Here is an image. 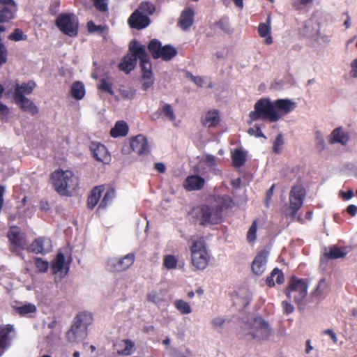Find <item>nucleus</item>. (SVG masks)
I'll use <instances>...</instances> for the list:
<instances>
[{"instance_id": "obj_1", "label": "nucleus", "mask_w": 357, "mask_h": 357, "mask_svg": "<svg viewBox=\"0 0 357 357\" xmlns=\"http://www.w3.org/2000/svg\"><path fill=\"white\" fill-rule=\"evenodd\" d=\"M222 208L218 204H203L194 208L190 215L202 226L218 225L222 221Z\"/></svg>"}, {"instance_id": "obj_2", "label": "nucleus", "mask_w": 357, "mask_h": 357, "mask_svg": "<svg viewBox=\"0 0 357 357\" xmlns=\"http://www.w3.org/2000/svg\"><path fill=\"white\" fill-rule=\"evenodd\" d=\"M52 184L61 195H68L78 185V178L71 171L56 170L52 174Z\"/></svg>"}, {"instance_id": "obj_3", "label": "nucleus", "mask_w": 357, "mask_h": 357, "mask_svg": "<svg viewBox=\"0 0 357 357\" xmlns=\"http://www.w3.org/2000/svg\"><path fill=\"white\" fill-rule=\"evenodd\" d=\"M250 117L252 121L264 119L276 122L280 119V115L275 111L274 101L271 102L268 98H261L255 104L254 110L250 112Z\"/></svg>"}, {"instance_id": "obj_4", "label": "nucleus", "mask_w": 357, "mask_h": 357, "mask_svg": "<svg viewBox=\"0 0 357 357\" xmlns=\"http://www.w3.org/2000/svg\"><path fill=\"white\" fill-rule=\"evenodd\" d=\"M272 333L269 324L261 317H255L248 326L244 335L248 340H255L258 342L267 340Z\"/></svg>"}, {"instance_id": "obj_5", "label": "nucleus", "mask_w": 357, "mask_h": 357, "mask_svg": "<svg viewBox=\"0 0 357 357\" xmlns=\"http://www.w3.org/2000/svg\"><path fill=\"white\" fill-rule=\"evenodd\" d=\"M306 195L305 188L301 185L294 186L289 192V206L285 212V216L289 217L292 220L297 219L301 222V217L297 216L298 211L302 207L303 201Z\"/></svg>"}, {"instance_id": "obj_6", "label": "nucleus", "mask_w": 357, "mask_h": 357, "mask_svg": "<svg viewBox=\"0 0 357 357\" xmlns=\"http://www.w3.org/2000/svg\"><path fill=\"white\" fill-rule=\"evenodd\" d=\"M191 261L192 265L199 270L206 268L210 259V255L206 248L202 238L192 240L190 247Z\"/></svg>"}, {"instance_id": "obj_7", "label": "nucleus", "mask_w": 357, "mask_h": 357, "mask_svg": "<svg viewBox=\"0 0 357 357\" xmlns=\"http://www.w3.org/2000/svg\"><path fill=\"white\" fill-rule=\"evenodd\" d=\"M308 284L303 279L291 277L286 295L289 299H293L298 305L301 304L307 294Z\"/></svg>"}, {"instance_id": "obj_8", "label": "nucleus", "mask_w": 357, "mask_h": 357, "mask_svg": "<svg viewBox=\"0 0 357 357\" xmlns=\"http://www.w3.org/2000/svg\"><path fill=\"white\" fill-rule=\"evenodd\" d=\"M55 23L63 33L70 37L76 36L78 33V20L73 13H61Z\"/></svg>"}, {"instance_id": "obj_9", "label": "nucleus", "mask_w": 357, "mask_h": 357, "mask_svg": "<svg viewBox=\"0 0 357 357\" xmlns=\"http://www.w3.org/2000/svg\"><path fill=\"white\" fill-rule=\"evenodd\" d=\"M135 256L129 253L121 258H110L107 260L106 268L111 272H121L128 269L135 262Z\"/></svg>"}, {"instance_id": "obj_10", "label": "nucleus", "mask_w": 357, "mask_h": 357, "mask_svg": "<svg viewBox=\"0 0 357 357\" xmlns=\"http://www.w3.org/2000/svg\"><path fill=\"white\" fill-rule=\"evenodd\" d=\"M129 50L131 52L137 54V59L140 60L143 75L146 74L148 72L153 73L149 56L144 47L141 45L137 40H132L129 45Z\"/></svg>"}, {"instance_id": "obj_11", "label": "nucleus", "mask_w": 357, "mask_h": 357, "mask_svg": "<svg viewBox=\"0 0 357 357\" xmlns=\"http://www.w3.org/2000/svg\"><path fill=\"white\" fill-rule=\"evenodd\" d=\"M16 337V331L13 325L6 324L0 326V349L3 352L10 345Z\"/></svg>"}, {"instance_id": "obj_12", "label": "nucleus", "mask_w": 357, "mask_h": 357, "mask_svg": "<svg viewBox=\"0 0 357 357\" xmlns=\"http://www.w3.org/2000/svg\"><path fill=\"white\" fill-rule=\"evenodd\" d=\"M303 34L307 37L314 38L315 40L324 44H328L331 42V36L326 34H321L319 29L314 27V22L312 20H308L305 22Z\"/></svg>"}, {"instance_id": "obj_13", "label": "nucleus", "mask_w": 357, "mask_h": 357, "mask_svg": "<svg viewBox=\"0 0 357 357\" xmlns=\"http://www.w3.org/2000/svg\"><path fill=\"white\" fill-rule=\"evenodd\" d=\"M268 252L266 250L259 252L252 263V271L257 275H261L266 271Z\"/></svg>"}, {"instance_id": "obj_14", "label": "nucleus", "mask_w": 357, "mask_h": 357, "mask_svg": "<svg viewBox=\"0 0 357 357\" xmlns=\"http://www.w3.org/2000/svg\"><path fill=\"white\" fill-rule=\"evenodd\" d=\"M132 149L139 155H147L150 152V146L147 139L143 135H138L130 142Z\"/></svg>"}, {"instance_id": "obj_15", "label": "nucleus", "mask_w": 357, "mask_h": 357, "mask_svg": "<svg viewBox=\"0 0 357 357\" xmlns=\"http://www.w3.org/2000/svg\"><path fill=\"white\" fill-rule=\"evenodd\" d=\"M149 17L139 13V10H135L128 19V23L132 28L140 30L146 28L150 24Z\"/></svg>"}, {"instance_id": "obj_16", "label": "nucleus", "mask_w": 357, "mask_h": 357, "mask_svg": "<svg viewBox=\"0 0 357 357\" xmlns=\"http://www.w3.org/2000/svg\"><path fill=\"white\" fill-rule=\"evenodd\" d=\"M350 139L349 134L342 127L335 128L328 137V142L331 144H340L345 146Z\"/></svg>"}, {"instance_id": "obj_17", "label": "nucleus", "mask_w": 357, "mask_h": 357, "mask_svg": "<svg viewBox=\"0 0 357 357\" xmlns=\"http://www.w3.org/2000/svg\"><path fill=\"white\" fill-rule=\"evenodd\" d=\"M30 248L34 253L45 255L52 250V246L50 238L40 237L32 242Z\"/></svg>"}, {"instance_id": "obj_18", "label": "nucleus", "mask_w": 357, "mask_h": 357, "mask_svg": "<svg viewBox=\"0 0 357 357\" xmlns=\"http://www.w3.org/2000/svg\"><path fill=\"white\" fill-rule=\"evenodd\" d=\"M205 179L197 175H190L183 181V188L187 191L199 190L205 185Z\"/></svg>"}, {"instance_id": "obj_19", "label": "nucleus", "mask_w": 357, "mask_h": 357, "mask_svg": "<svg viewBox=\"0 0 357 357\" xmlns=\"http://www.w3.org/2000/svg\"><path fill=\"white\" fill-rule=\"evenodd\" d=\"M275 111L280 115V119L294 111L296 107V103L290 99H278L274 101Z\"/></svg>"}, {"instance_id": "obj_20", "label": "nucleus", "mask_w": 357, "mask_h": 357, "mask_svg": "<svg viewBox=\"0 0 357 357\" xmlns=\"http://www.w3.org/2000/svg\"><path fill=\"white\" fill-rule=\"evenodd\" d=\"M91 150L97 160L103 163H108L110 161V155L105 145L100 143H92Z\"/></svg>"}, {"instance_id": "obj_21", "label": "nucleus", "mask_w": 357, "mask_h": 357, "mask_svg": "<svg viewBox=\"0 0 357 357\" xmlns=\"http://www.w3.org/2000/svg\"><path fill=\"white\" fill-rule=\"evenodd\" d=\"M69 264L66 263L65 256L63 253L59 252L52 262V271L54 274L62 273L64 270V275L69 271Z\"/></svg>"}, {"instance_id": "obj_22", "label": "nucleus", "mask_w": 357, "mask_h": 357, "mask_svg": "<svg viewBox=\"0 0 357 357\" xmlns=\"http://www.w3.org/2000/svg\"><path fill=\"white\" fill-rule=\"evenodd\" d=\"M159 116H163L170 121H174L176 119V114L172 105L164 102H160L156 114H153L152 118L155 119Z\"/></svg>"}, {"instance_id": "obj_23", "label": "nucleus", "mask_w": 357, "mask_h": 357, "mask_svg": "<svg viewBox=\"0 0 357 357\" xmlns=\"http://www.w3.org/2000/svg\"><path fill=\"white\" fill-rule=\"evenodd\" d=\"M8 237L10 243V250L13 252L18 254L23 246L18 229L15 227L11 228L8 233Z\"/></svg>"}, {"instance_id": "obj_24", "label": "nucleus", "mask_w": 357, "mask_h": 357, "mask_svg": "<svg viewBox=\"0 0 357 357\" xmlns=\"http://www.w3.org/2000/svg\"><path fill=\"white\" fill-rule=\"evenodd\" d=\"M194 10L190 8H185L182 11L179 17L178 24L183 30H188L192 25L194 22Z\"/></svg>"}, {"instance_id": "obj_25", "label": "nucleus", "mask_w": 357, "mask_h": 357, "mask_svg": "<svg viewBox=\"0 0 357 357\" xmlns=\"http://www.w3.org/2000/svg\"><path fill=\"white\" fill-rule=\"evenodd\" d=\"M36 86V84L33 81H29L22 84H16L13 92V98L25 97V94H31Z\"/></svg>"}, {"instance_id": "obj_26", "label": "nucleus", "mask_w": 357, "mask_h": 357, "mask_svg": "<svg viewBox=\"0 0 357 357\" xmlns=\"http://www.w3.org/2000/svg\"><path fill=\"white\" fill-rule=\"evenodd\" d=\"M15 102L25 112L35 115L38 112L37 106L26 97L15 98Z\"/></svg>"}, {"instance_id": "obj_27", "label": "nucleus", "mask_w": 357, "mask_h": 357, "mask_svg": "<svg viewBox=\"0 0 357 357\" xmlns=\"http://www.w3.org/2000/svg\"><path fill=\"white\" fill-rule=\"evenodd\" d=\"M17 12V5L0 6V23L9 22L15 19Z\"/></svg>"}, {"instance_id": "obj_28", "label": "nucleus", "mask_w": 357, "mask_h": 357, "mask_svg": "<svg viewBox=\"0 0 357 357\" xmlns=\"http://www.w3.org/2000/svg\"><path fill=\"white\" fill-rule=\"evenodd\" d=\"M137 61V54L132 52V54L126 55L121 62L119 64L121 70L129 73L136 66Z\"/></svg>"}, {"instance_id": "obj_29", "label": "nucleus", "mask_w": 357, "mask_h": 357, "mask_svg": "<svg viewBox=\"0 0 357 357\" xmlns=\"http://www.w3.org/2000/svg\"><path fill=\"white\" fill-rule=\"evenodd\" d=\"M329 292V284L326 278H321L317 284L314 290L312 292L314 297L319 299H324Z\"/></svg>"}, {"instance_id": "obj_30", "label": "nucleus", "mask_w": 357, "mask_h": 357, "mask_svg": "<svg viewBox=\"0 0 357 357\" xmlns=\"http://www.w3.org/2000/svg\"><path fill=\"white\" fill-rule=\"evenodd\" d=\"M91 315L86 312L79 313L74 319L73 326L83 331L87 330V327L90 324Z\"/></svg>"}, {"instance_id": "obj_31", "label": "nucleus", "mask_w": 357, "mask_h": 357, "mask_svg": "<svg viewBox=\"0 0 357 357\" xmlns=\"http://www.w3.org/2000/svg\"><path fill=\"white\" fill-rule=\"evenodd\" d=\"M86 335V331L71 326L70 329L66 333V337L70 342H79L83 340Z\"/></svg>"}, {"instance_id": "obj_32", "label": "nucleus", "mask_w": 357, "mask_h": 357, "mask_svg": "<svg viewBox=\"0 0 357 357\" xmlns=\"http://www.w3.org/2000/svg\"><path fill=\"white\" fill-rule=\"evenodd\" d=\"M128 126L123 121H119L114 127L111 129L110 135L113 137H124L128 134Z\"/></svg>"}, {"instance_id": "obj_33", "label": "nucleus", "mask_w": 357, "mask_h": 357, "mask_svg": "<svg viewBox=\"0 0 357 357\" xmlns=\"http://www.w3.org/2000/svg\"><path fill=\"white\" fill-rule=\"evenodd\" d=\"M102 186H96L91 192L87 200L88 207L93 209L98 204L103 191Z\"/></svg>"}, {"instance_id": "obj_34", "label": "nucleus", "mask_w": 357, "mask_h": 357, "mask_svg": "<svg viewBox=\"0 0 357 357\" xmlns=\"http://www.w3.org/2000/svg\"><path fill=\"white\" fill-rule=\"evenodd\" d=\"M220 119L219 112L217 110L208 111L204 119V125L206 127H215L220 123Z\"/></svg>"}, {"instance_id": "obj_35", "label": "nucleus", "mask_w": 357, "mask_h": 357, "mask_svg": "<svg viewBox=\"0 0 357 357\" xmlns=\"http://www.w3.org/2000/svg\"><path fill=\"white\" fill-rule=\"evenodd\" d=\"M275 277V281L278 284H280L283 283V282L284 280L283 273L279 268H275L271 273V275L266 278V284L268 287H271L275 285V282H274Z\"/></svg>"}, {"instance_id": "obj_36", "label": "nucleus", "mask_w": 357, "mask_h": 357, "mask_svg": "<svg viewBox=\"0 0 357 357\" xmlns=\"http://www.w3.org/2000/svg\"><path fill=\"white\" fill-rule=\"evenodd\" d=\"M70 93L77 100L82 99L85 95V89L83 83L81 82H74L71 86Z\"/></svg>"}, {"instance_id": "obj_37", "label": "nucleus", "mask_w": 357, "mask_h": 357, "mask_svg": "<svg viewBox=\"0 0 357 357\" xmlns=\"http://www.w3.org/2000/svg\"><path fill=\"white\" fill-rule=\"evenodd\" d=\"M176 54L177 51L174 47L169 45H167L161 47L158 59L161 58L164 61H169L175 56Z\"/></svg>"}, {"instance_id": "obj_38", "label": "nucleus", "mask_w": 357, "mask_h": 357, "mask_svg": "<svg viewBox=\"0 0 357 357\" xmlns=\"http://www.w3.org/2000/svg\"><path fill=\"white\" fill-rule=\"evenodd\" d=\"M98 89L100 91L107 92V93L113 96L114 94V91L113 89V82L110 77H103L101 78L98 84Z\"/></svg>"}, {"instance_id": "obj_39", "label": "nucleus", "mask_w": 357, "mask_h": 357, "mask_svg": "<svg viewBox=\"0 0 357 357\" xmlns=\"http://www.w3.org/2000/svg\"><path fill=\"white\" fill-rule=\"evenodd\" d=\"M258 32L261 37L266 38L265 42L269 45L273 43V38L271 36V26L269 24L261 23L258 27Z\"/></svg>"}, {"instance_id": "obj_40", "label": "nucleus", "mask_w": 357, "mask_h": 357, "mask_svg": "<svg viewBox=\"0 0 357 357\" xmlns=\"http://www.w3.org/2000/svg\"><path fill=\"white\" fill-rule=\"evenodd\" d=\"M246 160V154L244 151L236 149L232 154V162L234 167L243 166Z\"/></svg>"}, {"instance_id": "obj_41", "label": "nucleus", "mask_w": 357, "mask_h": 357, "mask_svg": "<svg viewBox=\"0 0 357 357\" xmlns=\"http://www.w3.org/2000/svg\"><path fill=\"white\" fill-rule=\"evenodd\" d=\"M118 347H121L117 349L119 354L128 356L132 354L134 343L130 340H124L119 344Z\"/></svg>"}, {"instance_id": "obj_42", "label": "nucleus", "mask_w": 357, "mask_h": 357, "mask_svg": "<svg viewBox=\"0 0 357 357\" xmlns=\"http://www.w3.org/2000/svg\"><path fill=\"white\" fill-rule=\"evenodd\" d=\"M175 308L183 314H188L192 312V308L186 301L178 299L174 302Z\"/></svg>"}, {"instance_id": "obj_43", "label": "nucleus", "mask_w": 357, "mask_h": 357, "mask_svg": "<svg viewBox=\"0 0 357 357\" xmlns=\"http://www.w3.org/2000/svg\"><path fill=\"white\" fill-rule=\"evenodd\" d=\"M347 254V251H346L345 248H340L336 246H333L330 248L328 252L327 253V256L329 259H339L343 258Z\"/></svg>"}, {"instance_id": "obj_44", "label": "nucleus", "mask_w": 357, "mask_h": 357, "mask_svg": "<svg viewBox=\"0 0 357 357\" xmlns=\"http://www.w3.org/2000/svg\"><path fill=\"white\" fill-rule=\"evenodd\" d=\"M178 261V258L176 256L167 255L164 257L163 265L168 270L175 269L177 266Z\"/></svg>"}, {"instance_id": "obj_45", "label": "nucleus", "mask_w": 357, "mask_h": 357, "mask_svg": "<svg viewBox=\"0 0 357 357\" xmlns=\"http://www.w3.org/2000/svg\"><path fill=\"white\" fill-rule=\"evenodd\" d=\"M115 197V190L114 188H109L107 190L105 194L104 195V197L98 206L99 208H105L107 204L111 203L112 200Z\"/></svg>"}, {"instance_id": "obj_46", "label": "nucleus", "mask_w": 357, "mask_h": 357, "mask_svg": "<svg viewBox=\"0 0 357 357\" xmlns=\"http://www.w3.org/2000/svg\"><path fill=\"white\" fill-rule=\"evenodd\" d=\"M149 50L154 59H158L160 50L162 47L161 43L156 39H153L149 44Z\"/></svg>"}, {"instance_id": "obj_47", "label": "nucleus", "mask_w": 357, "mask_h": 357, "mask_svg": "<svg viewBox=\"0 0 357 357\" xmlns=\"http://www.w3.org/2000/svg\"><path fill=\"white\" fill-rule=\"evenodd\" d=\"M136 10H139V13L147 15L153 14L155 10V8L153 3L144 1L140 3L139 8Z\"/></svg>"}, {"instance_id": "obj_48", "label": "nucleus", "mask_w": 357, "mask_h": 357, "mask_svg": "<svg viewBox=\"0 0 357 357\" xmlns=\"http://www.w3.org/2000/svg\"><path fill=\"white\" fill-rule=\"evenodd\" d=\"M16 312L21 316H25L36 311V307L33 304L28 303L16 307Z\"/></svg>"}, {"instance_id": "obj_49", "label": "nucleus", "mask_w": 357, "mask_h": 357, "mask_svg": "<svg viewBox=\"0 0 357 357\" xmlns=\"http://www.w3.org/2000/svg\"><path fill=\"white\" fill-rule=\"evenodd\" d=\"M315 135V147L319 151H322L326 148V142L324 139V134L320 131L317 130L314 133Z\"/></svg>"}, {"instance_id": "obj_50", "label": "nucleus", "mask_w": 357, "mask_h": 357, "mask_svg": "<svg viewBox=\"0 0 357 357\" xmlns=\"http://www.w3.org/2000/svg\"><path fill=\"white\" fill-rule=\"evenodd\" d=\"M147 300L157 305H160L164 301V296L155 291H152L147 294Z\"/></svg>"}, {"instance_id": "obj_51", "label": "nucleus", "mask_w": 357, "mask_h": 357, "mask_svg": "<svg viewBox=\"0 0 357 357\" xmlns=\"http://www.w3.org/2000/svg\"><path fill=\"white\" fill-rule=\"evenodd\" d=\"M154 83V78L153 73H146L142 75V89L147 91Z\"/></svg>"}, {"instance_id": "obj_52", "label": "nucleus", "mask_w": 357, "mask_h": 357, "mask_svg": "<svg viewBox=\"0 0 357 357\" xmlns=\"http://www.w3.org/2000/svg\"><path fill=\"white\" fill-rule=\"evenodd\" d=\"M257 224L255 220L252 223L247 233V240L250 243L255 241L257 238Z\"/></svg>"}, {"instance_id": "obj_53", "label": "nucleus", "mask_w": 357, "mask_h": 357, "mask_svg": "<svg viewBox=\"0 0 357 357\" xmlns=\"http://www.w3.org/2000/svg\"><path fill=\"white\" fill-rule=\"evenodd\" d=\"M95 8L101 13H108V0H92Z\"/></svg>"}, {"instance_id": "obj_54", "label": "nucleus", "mask_w": 357, "mask_h": 357, "mask_svg": "<svg viewBox=\"0 0 357 357\" xmlns=\"http://www.w3.org/2000/svg\"><path fill=\"white\" fill-rule=\"evenodd\" d=\"M35 265L38 268V271L41 273L47 272L49 268V263L40 257H37L35 259Z\"/></svg>"}, {"instance_id": "obj_55", "label": "nucleus", "mask_w": 357, "mask_h": 357, "mask_svg": "<svg viewBox=\"0 0 357 357\" xmlns=\"http://www.w3.org/2000/svg\"><path fill=\"white\" fill-rule=\"evenodd\" d=\"M284 139L283 136L281 133L278 134L276 139L273 142V152L278 153L280 152L282 149V146L284 144Z\"/></svg>"}, {"instance_id": "obj_56", "label": "nucleus", "mask_w": 357, "mask_h": 357, "mask_svg": "<svg viewBox=\"0 0 357 357\" xmlns=\"http://www.w3.org/2000/svg\"><path fill=\"white\" fill-rule=\"evenodd\" d=\"M87 29L90 33L98 32L102 33L106 29V26L102 25H96L93 21H89L87 23Z\"/></svg>"}, {"instance_id": "obj_57", "label": "nucleus", "mask_w": 357, "mask_h": 357, "mask_svg": "<svg viewBox=\"0 0 357 357\" xmlns=\"http://www.w3.org/2000/svg\"><path fill=\"white\" fill-rule=\"evenodd\" d=\"M27 36L19 29H15L14 31L9 35L8 38L10 40L20 41L26 40Z\"/></svg>"}, {"instance_id": "obj_58", "label": "nucleus", "mask_w": 357, "mask_h": 357, "mask_svg": "<svg viewBox=\"0 0 357 357\" xmlns=\"http://www.w3.org/2000/svg\"><path fill=\"white\" fill-rule=\"evenodd\" d=\"M120 93L123 98L127 100L133 99L136 95V90L133 88L122 89Z\"/></svg>"}, {"instance_id": "obj_59", "label": "nucleus", "mask_w": 357, "mask_h": 357, "mask_svg": "<svg viewBox=\"0 0 357 357\" xmlns=\"http://www.w3.org/2000/svg\"><path fill=\"white\" fill-rule=\"evenodd\" d=\"M187 77H189L196 85L203 87L206 83L205 78L200 76H194L190 73H188Z\"/></svg>"}, {"instance_id": "obj_60", "label": "nucleus", "mask_w": 357, "mask_h": 357, "mask_svg": "<svg viewBox=\"0 0 357 357\" xmlns=\"http://www.w3.org/2000/svg\"><path fill=\"white\" fill-rule=\"evenodd\" d=\"M248 132L250 135H255L257 137H264L266 138L265 135L263 134L260 127L255 126L254 128H250L248 130Z\"/></svg>"}, {"instance_id": "obj_61", "label": "nucleus", "mask_w": 357, "mask_h": 357, "mask_svg": "<svg viewBox=\"0 0 357 357\" xmlns=\"http://www.w3.org/2000/svg\"><path fill=\"white\" fill-rule=\"evenodd\" d=\"M225 323V319L222 317H215L211 320V324L213 328L218 330L220 329Z\"/></svg>"}, {"instance_id": "obj_62", "label": "nucleus", "mask_w": 357, "mask_h": 357, "mask_svg": "<svg viewBox=\"0 0 357 357\" xmlns=\"http://www.w3.org/2000/svg\"><path fill=\"white\" fill-rule=\"evenodd\" d=\"M7 52L6 47L1 43H0V66L6 61Z\"/></svg>"}, {"instance_id": "obj_63", "label": "nucleus", "mask_w": 357, "mask_h": 357, "mask_svg": "<svg viewBox=\"0 0 357 357\" xmlns=\"http://www.w3.org/2000/svg\"><path fill=\"white\" fill-rule=\"evenodd\" d=\"M349 75L353 78H357V58L354 59L350 63Z\"/></svg>"}, {"instance_id": "obj_64", "label": "nucleus", "mask_w": 357, "mask_h": 357, "mask_svg": "<svg viewBox=\"0 0 357 357\" xmlns=\"http://www.w3.org/2000/svg\"><path fill=\"white\" fill-rule=\"evenodd\" d=\"M282 306L284 312L286 313L287 314H289L292 313L294 310V306L288 301H282Z\"/></svg>"}]
</instances>
